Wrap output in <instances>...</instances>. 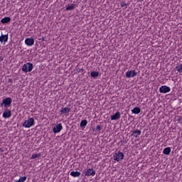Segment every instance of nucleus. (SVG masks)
Listing matches in <instances>:
<instances>
[{
    "instance_id": "nucleus-1",
    "label": "nucleus",
    "mask_w": 182,
    "mask_h": 182,
    "mask_svg": "<svg viewBox=\"0 0 182 182\" xmlns=\"http://www.w3.org/2000/svg\"><path fill=\"white\" fill-rule=\"evenodd\" d=\"M33 126H35V119L33 117H28V119L23 123V127L26 129H31Z\"/></svg>"
},
{
    "instance_id": "nucleus-2",
    "label": "nucleus",
    "mask_w": 182,
    "mask_h": 182,
    "mask_svg": "<svg viewBox=\"0 0 182 182\" xmlns=\"http://www.w3.org/2000/svg\"><path fill=\"white\" fill-rule=\"evenodd\" d=\"M124 159V154L123 152L118 151L114 152L113 154V159L114 161H122Z\"/></svg>"
},
{
    "instance_id": "nucleus-3",
    "label": "nucleus",
    "mask_w": 182,
    "mask_h": 182,
    "mask_svg": "<svg viewBox=\"0 0 182 182\" xmlns=\"http://www.w3.org/2000/svg\"><path fill=\"white\" fill-rule=\"evenodd\" d=\"M11 105H12V98L7 97L2 100V103L1 104V107H4L5 109H8V107H11Z\"/></svg>"
},
{
    "instance_id": "nucleus-4",
    "label": "nucleus",
    "mask_w": 182,
    "mask_h": 182,
    "mask_svg": "<svg viewBox=\"0 0 182 182\" xmlns=\"http://www.w3.org/2000/svg\"><path fill=\"white\" fill-rule=\"evenodd\" d=\"M33 69V64H32L31 63H27L22 66L21 70L23 72H25V73H28V72H32Z\"/></svg>"
},
{
    "instance_id": "nucleus-5",
    "label": "nucleus",
    "mask_w": 182,
    "mask_h": 182,
    "mask_svg": "<svg viewBox=\"0 0 182 182\" xmlns=\"http://www.w3.org/2000/svg\"><path fill=\"white\" fill-rule=\"evenodd\" d=\"M83 173L87 177H93L96 175V171L93 168H88L85 171H84Z\"/></svg>"
},
{
    "instance_id": "nucleus-6",
    "label": "nucleus",
    "mask_w": 182,
    "mask_h": 182,
    "mask_svg": "<svg viewBox=\"0 0 182 182\" xmlns=\"http://www.w3.org/2000/svg\"><path fill=\"white\" fill-rule=\"evenodd\" d=\"M171 90V88H170V87L167 85H162L159 88L160 93H168V92H170Z\"/></svg>"
},
{
    "instance_id": "nucleus-7",
    "label": "nucleus",
    "mask_w": 182,
    "mask_h": 182,
    "mask_svg": "<svg viewBox=\"0 0 182 182\" xmlns=\"http://www.w3.org/2000/svg\"><path fill=\"white\" fill-rule=\"evenodd\" d=\"M62 129H63L62 124H58L54 126L53 129V132L55 134H56V133H60V131L62 130Z\"/></svg>"
},
{
    "instance_id": "nucleus-8",
    "label": "nucleus",
    "mask_w": 182,
    "mask_h": 182,
    "mask_svg": "<svg viewBox=\"0 0 182 182\" xmlns=\"http://www.w3.org/2000/svg\"><path fill=\"white\" fill-rule=\"evenodd\" d=\"M125 76L128 78L134 77L135 76H137V73L135 70H131L126 73Z\"/></svg>"
},
{
    "instance_id": "nucleus-9",
    "label": "nucleus",
    "mask_w": 182,
    "mask_h": 182,
    "mask_svg": "<svg viewBox=\"0 0 182 182\" xmlns=\"http://www.w3.org/2000/svg\"><path fill=\"white\" fill-rule=\"evenodd\" d=\"M34 43H35V39H33V38H27L25 40V44L27 46H33Z\"/></svg>"
},
{
    "instance_id": "nucleus-10",
    "label": "nucleus",
    "mask_w": 182,
    "mask_h": 182,
    "mask_svg": "<svg viewBox=\"0 0 182 182\" xmlns=\"http://www.w3.org/2000/svg\"><path fill=\"white\" fill-rule=\"evenodd\" d=\"M11 116H12V112L10 109H6L3 112V117L4 119H9Z\"/></svg>"
},
{
    "instance_id": "nucleus-11",
    "label": "nucleus",
    "mask_w": 182,
    "mask_h": 182,
    "mask_svg": "<svg viewBox=\"0 0 182 182\" xmlns=\"http://www.w3.org/2000/svg\"><path fill=\"white\" fill-rule=\"evenodd\" d=\"M121 117L120 112H117L111 116V120H119Z\"/></svg>"
},
{
    "instance_id": "nucleus-12",
    "label": "nucleus",
    "mask_w": 182,
    "mask_h": 182,
    "mask_svg": "<svg viewBox=\"0 0 182 182\" xmlns=\"http://www.w3.org/2000/svg\"><path fill=\"white\" fill-rule=\"evenodd\" d=\"M0 42L1 43H6V42H8V34L1 35L0 36Z\"/></svg>"
},
{
    "instance_id": "nucleus-13",
    "label": "nucleus",
    "mask_w": 182,
    "mask_h": 182,
    "mask_svg": "<svg viewBox=\"0 0 182 182\" xmlns=\"http://www.w3.org/2000/svg\"><path fill=\"white\" fill-rule=\"evenodd\" d=\"M140 134H141V131L140 129H136L134 130L132 134H131V136H133L134 137H135L136 139H137V137H139V136H140Z\"/></svg>"
},
{
    "instance_id": "nucleus-14",
    "label": "nucleus",
    "mask_w": 182,
    "mask_h": 182,
    "mask_svg": "<svg viewBox=\"0 0 182 182\" xmlns=\"http://www.w3.org/2000/svg\"><path fill=\"white\" fill-rule=\"evenodd\" d=\"M70 108L69 107H62L61 110H60V113L62 114H67L68 113H69L70 112Z\"/></svg>"
},
{
    "instance_id": "nucleus-15",
    "label": "nucleus",
    "mask_w": 182,
    "mask_h": 182,
    "mask_svg": "<svg viewBox=\"0 0 182 182\" xmlns=\"http://www.w3.org/2000/svg\"><path fill=\"white\" fill-rule=\"evenodd\" d=\"M75 8H76V4H72L70 5H68L66 6V11H73L75 9Z\"/></svg>"
},
{
    "instance_id": "nucleus-16",
    "label": "nucleus",
    "mask_w": 182,
    "mask_h": 182,
    "mask_svg": "<svg viewBox=\"0 0 182 182\" xmlns=\"http://www.w3.org/2000/svg\"><path fill=\"white\" fill-rule=\"evenodd\" d=\"M140 112H141V109L139 107H136L133 109H132V113H133L134 114H139Z\"/></svg>"
},
{
    "instance_id": "nucleus-17",
    "label": "nucleus",
    "mask_w": 182,
    "mask_h": 182,
    "mask_svg": "<svg viewBox=\"0 0 182 182\" xmlns=\"http://www.w3.org/2000/svg\"><path fill=\"white\" fill-rule=\"evenodd\" d=\"M80 126L82 129H85V127H86V126H87V120L86 119H83L81 121Z\"/></svg>"
},
{
    "instance_id": "nucleus-18",
    "label": "nucleus",
    "mask_w": 182,
    "mask_h": 182,
    "mask_svg": "<svg viewBox=\"0 0 182 182\" xmlns=\"http://www.w3.org/2000/svg\"><path fill=\"white\" fill-rule=\"evenodd\" d=\"M163 153L166 154V156H168L170 153H171V148L170 147H166L163 150Z\"/></svg>"
},
{
    "instance_id": "nucleus-19",
    "label": "nucleus",
    "mask_w": 182,
    "mask_h": 182,
    "mask_svg": "<svg viewBox=\"0 0 182 182\" xmlns=\"http://www.w3.org/2000/svg\"><path fill=\"white\" fill-rule=\"evenodd\" d=\"M70 176H72V177H80V172L73 171L70 172Z\"/></svg>"
},
{
    "instance_id": "nucleus-20",
    "label": "nucleus",
    "mask_w": 182,
    "mask_h": 182,
    "mask_svg": "<svg viewBox=\"0 0 182 182\" xmlns=\"http://www.w3.org/2000/svg\"><path fill=\"white\" fill-rule=\"evenodd\" d=\"M1 23H9L11 22V18L10 17H4L1 20Z\"/></svg>"
},
{
    "instance_id": "nucleus-21",
    "label": "nucleus",
    "mask_w": 182,
    "mask_h": 182,
    "mask_svg": "<svg viewBox=\"0 0 182 182\" xmlns=\"http://www.w3.org/2000/svg\"><path fill=\"white\" fill-rule=\"evenodd\" d=\"M90 76L91 77H99V72H96V71H92L90 73Z\"/></svg>"
},
{
    "instance_id": "nucleus-22",
    "label": "nucleus",
    "mask_w": 182,
    "mask_h": 182,
    "mask_svg": "<svg viewBox=\"0 0 182 182\" xmlns=\"http://www.w3.org/2000/svg\"><path fill=\"white\" fill-rule=\"evenodd\" d=\"M41 156H42L41 154H33L30 159H31V160H33L35 159H39V157H41Z\"/></svg>"
},
{
    "instance_id": "nucleus-23",
    "label": "nucleus",
    "mask_w": 182,
    "mask_h": 182,
    "mask_svg": "<svg viewBox=\"0 0 182 182\" xmlns=\"http://www.w3.org/2000/svg\"><path fill=\"white\" fill-rule=\"evenodd\" d=\"M176 69L178 73H182V64H180L179 65L176 67Z\"/></svg>"
},
{
    "instance_id": "nucleus-24",
    "label": "nucleus",
    "mask_w": 182,
    "mask_h": 182,
    "mask_svg": "<svg viewBox=\"0 0 182 182\" xmlns=\"http://www.w3.org/2000/svg\"><path fill=\"white\" fill-rule=\"evenodd\" d=\"M26 181V176L20 177L19 180L15 181V182H25Z\"/></svg>"
},
{
    "instance_id": "nucleus-25",
    "label": "nucleus",
    "mask_w": 182,
    "mask_h": 182,
    "mask_svg": "<svg viewBox=\"0 0 182 182\" xmlns=\"http://www.w3.org/2000/svg\"><path fill=\"white\" fill-rule=\"evenodd\" d=\"M121 6H122V8H124L125 9H126V8H127V6H128V5H127V4H126L125 2H122L121 3Z\"/></svg>"
},
{
    "instance_id": "nucleus-26",
    "label": "nucleus",
    "mask_w": 182,
    "mask_h": 182,
    "mask_svg": "<svg viewBox=\"0 0 182 182\" xmlns=\"http://www.w3.org/2000/svg\"><path fill=\"white\" fill-rule=\"evenodd\" d=\"M96 130L97 132H100V130H102V126L101 125H97L96 127Z\"/></svg>"
},
{
    "instance_id": "nucleus-27",
    "label": "nucleus",
    "mask_w": 182,
    "mask_h": 182,
    "mask_svg": "<svg viewBox=\"0 0 182 182\" xmlns=\"http://www.w3.org/2000/svg\"><path fill=\"white\" fill-rule=\"evenodd\" d=\"M9 82L11 83L12 82V79H9Z\"/></svg>"
},
{
    "instance_id": "nucleus-28",
    "label": "nucleus",
    "mask_w": 182,
    "mask_h": 182,
    "mask_svg": "<svg viewBox=\"0 0 182 182\" xmlns=\"http://www.w3.org/2000/svg\"><path fill=\"white\" fill-rule=\"evenodd\" d=\"M0 60H4V59H2L1 57H0Z\"/></svg>"
},
{
    "instance_id": "nucleus-29",
    "label": "nucleus",
    "mask_w": 182,
    "mask_h": 182,
    "mask_svg": "<svg viewBox=\"0 0 182 182\" xmlns=\"http://www.w3.org/2000/svg\"><path fill=\"white\" fill-rule=\"evenodd\" d=\"M139 1H144V0H139Z\"/></svg>"
},
{
    "instance_id": "nucleus-30",
    "label": "nucleus",
    "mask_w": 182,
    "mask_h": 182,
    "mask_svg": "<svg viewBox=\"0 0 182 182\" xmlns=\"http://www.w3.org/2000/svg\"><path fill=\"white\" fill-rule=\"evenodd\" d=\"M181 122H182V119H181Z\"/></svg>"
}]
</instances>
